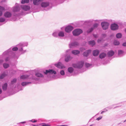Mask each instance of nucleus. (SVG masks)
I'll return each mask as SVG.
<instances>
[{
    "mask_svg": "<svg viewBox=\"0 0 126 126\" xmlns=\"http://www.w3.org/2000/svg\"><path fill=\"white\" fill-rule=\"evenodd\" d=\"M28 45V43L27 42H21L17 45L18 47H15L12 48H10L4 52L2 55V56L3 58H6L5 59L6 62L9 61L11 58V55L13 58L17 59L18 58L19 55L17 53H13L12 51H16L18 50L21 54H23L27 52V50L25 49L24 47H27Z\"/></svg>",
    "mask_w": 126,
    "mask_h": 126,
    "instance_id": "f257e3e1",
    "label": "nucleus"
},
{
    "mask_svg": "<svg viewBox=\"0 0 126 126\" xmlns=\"http://www.w3.org/2000/svg\"><path fill=\"white\" fill-rule=\"evenodd\" d=\"M84 64L83 61L79 62L77 64L73 63L72 64V66L75 68H80L83 66Z\"/></svg>",
    "mask_w": 126,
    "mask_h": 126,
    "instance_id": "f03ea898",
    "label": "nucleus"
},
{
    "mask_svg": "<svg viewBox=\"0 0 126 126\" xmlns=\"http://www.w3.org/2000/svg\"><path fill=\"white\" fill-rule=\"evenodd\" d=\"M73 29V27L70 25L67 26L65 28L63 27L61 28L62 30H63L64 29L65 32L68 33L70 32Z\"/></svg>",
    "mask_w": 126,
    "mask_h": 126,
    "instance_id": "7ed1b4c3",
    "label": "nucleus"
},
{
    "mask_svg": "<svg viewBox=\"0 0 126 126\" xmlns=\"http://www.w3.org/2000/svg\"><path fill=\"white\" fill-rule=\"evenodd\" d=\"M44 73L45 75H55L56 74V72L54 69H49L48 70H46L44 72Z\"/></svg>",
    "mask_w": 126,
    "mask_h": 126,
    "instance_id": "20e7f679",
    "label": "nucleus"
},
{
    "mask_svg": "<svg viewBox=\"0 0 126 126\" xmlns=\"http://www.w3.org/2000/svg\"><path fill=\"white\" fill-rule=\"evenodd\" d=\"M82 31L80 29H77L74 30L72 32L73 35L74 36H77L82 32Z\"/></svg>",
    "mask_w": 126,
    "mask_h": 126,
    "instance_id": "39448f33",
    "label": "nucleus"
},
{
    "mask_svg": "<svg viewBox=\"0 0 126 126\" xmlns=\"http://www.w3.org/2000/svg\"><path fill=\"white\" fill-rule=\"evenodd\" d=\"M101 25L103 29L106 30L108 29L109 24L107 22H103L101 23Z\"/></svg>",
    "mask_w": 126,
    "mask_h": 126,
    "instance_id": "423d86ee",
    "label": "nucleus"
},
{
    "mask_svg": "<svg viewBox=\"0 0 126 126\" xmlns=\"http://www.w3.org/2000/svg\"><path fill=\"white\" fill-rule=\"evenodd\" d=\"M68 72L67 73V75L68 77L72 76V73L74 71V69L72 67H68L67 69Z\"/></svg>",
    "mask_w": 126,
    "mask_h": 126,
    "instance_id": "0eeeda50",
    "label": "nucleus"
},
{
    "mask_svg": "<svg viewBox=\"0 0 126 126\" xmlns=\"http://www.w3.org/2000/svg\"><path fill=\"white\" fill-rule=\"evenodd\" d=\"M55 65L58 68L60 69H63L66 68L65 66L60 62L55 64Z\"/></svg>",
    "mask_w": 126,
    "mask_h": 126,
    "instance_id": "6e6552de",
    "label": "nucleus"
},
{
    "mask_svg": "<svg viewBox=\"0 0 126 126\" xmlns=\"http://www.w3.org/2000/svg\"><path fill=\"white\" fill-rule=\"evenodd\" d=\"M44 0H30L32 1L33 4L35 5L38 6Z\"/></svg>",
    "mask_w": 126,
    "mask_h": 126,
    "instance_id": "1a4fd4ad",
    "label": "nucleus"
},
{
    "mask_svg": "<svg viewBox=\"0 0 126 126\" xmlns=\"http://www.w3.org/2000/svg\"><path fill=\"white\" fill-rule=\"evenodd\" d=\"M98 24L95 23L93 25V27H91L87 31V33H89L91 32L94 30V28H96L98 26Z\"/></svg>",
    "mask_w": 126,
    "mask_h": 126,
    "instance_id": "9d476101",
    "label": "nucleus"
},
{
    "mask_svg": "<svg viewBox=\"0 0 126 126\" xmlns=\"http://www.w3.org/2000/svg\"><path fill=\"white\" fill-rule=\"evenodd\" d=\"M118 25L115 23L112 24L111 25V29L113 30H115L118 29Z\"/></svg>",
    "mask_w": 126,
    "mask_h": 126,
    "instance_id": "9b49d317",
    "label": "nucleus"
},
{
    "mask_svg": "<svg viewBox=\"0 0 126 126\" xmlns=\"http://www.w3.org/2000/svg\"><path fill=\"white\" fill-rule=\"evenodd\" d=\"M20 5L18 4H16L13 9V11L14 12H17L19 10Z\"/></svg>",
    "mask_w": 126,
    "mask_h": 126,
    "instance_id": "f8f14e48",
    "label": "nucleus"
},
{
    "mask_svg": "<svg viewBox=\"0 0 126 126\" xmlns=\"http://www.w3.org/2000/svg\"><path fill=\"white\" fill-rule=\"evenodd\" d=\"M21 7L22 9L25 11L29 10L30 8L29 6L27 5H22L21 6Z\"/></svg>",
    "mask_w": 126,
    "mask_h": 126,
    "instance_id": "ddd939ff",
    "label": "nucleus"
},
{
    "mask_svg": "<svg viewBox=\"0 0 126 126\" xmlns=\"http://www.w3.org/2000/svg\"><path fill=\"white\" fill-rule=\"evenodd\" d=\"M29 76L27 75H24L21 76L20 78L23 80H25L29 79Z\"/></svg>",
    "mask_w": 126,
    "mask_h": 126,
    "instance_id": "4468645a",
    "label": "nucleus"
},
{
    "mask_svg": "<svg viewBox=\"0 0 126 126\" xmlns=\"http://www.w3.org/2000/svg\"><path fill=\"white\" fill-rule=\"evenodd\" d=\"M41 5L42 7H46L49 6V3L47 2H43L41 3Z\"/></svg>",
    "mask_w": 126,
    "mask_h": 126,
    "instance_id": "2eb2a0df",
    "label": "nucleus"
},
{
    "mask_svg": "<svg viewBox=\"0 0 126 126\" xmlns=\"http://www.w3.org/2000/svg\"><path fill=\"white\" fill-rule=\"evenodd\" d=\"M12 15L11 13L9 12H6L4 14V16L6 18H9Z\"/></svg>",
    "mask_w": 126,
    "mask_h": 126,
    "instance_id": "dca6fc26",
    "label": "nucleus"
},
{
    "mask_svg": "<svg viewBox=\"0 0 126 126\" xmlns=\"http://www.w3.org/2000/svg\"><path fill=\"white\" fill-rule=\"evenodd\" d=\"M78 43L77 42H75L73 43H70L69 44V46L70 48L72 47H76L78 46Z\"/></svg>",
    "mask_w": 126,
    "mask_h": 126,
    "instance_id": "f3484780",
    "label": "nucleus"
},
{
    "mask_svg": "<svg viewBox=\"0 0 126 126\" xmlns=\"http://www.w3.org/2000/svg\"><path fill=\"white\" fill-rule=\"evenodd\" d=\"M91 52V50L86 51L83 53V55L84 56L87 57Z\"/></svg>",
    "mask_w": 126,
    "mask_h": 126,
    "instance_id": "a211bd4d",
    "label": "nucleus"
},
{
    "mask_svg": "<svg viewBox=\"0 0 126 126\" xmlns=\"http://www.w3.org/2000/svg\"><path fill=\"white\" fill-rule=\"evenodd\" d=\"M35 75L36 77L40 78H44V76L43 74L39 72L36 73H35Z\"/></svg>",
    "mask_w": 126,
    "mask_h": 126,
    "instance_id": "6ab92c4d",
    "label": "nucleus"
},
{
    "mask_svg": "<svg viewBox=\"0 0 126 126\" xmlns=\"http://www.w3.org/2000/svg\"><path fill=\"white\" fill-rule=\"evenodd\" d=\"M72 59L69 55H66L65 56V60L66 62H68Z\"/></svg>",
    "mask_w": 126,
    "mask_h": 126,
    "instance_id": "aec40b11",
    "label": "nucleus"
},
{
    "mask_svg": "<svg viewBox=\"0 0 126 126\" xmlns=\"http://www.w3.org/2000/svg\"><path fill=\"white\" fill-rule=\"evenodd\" d=\"M64 36V33L63 32L61 31H58V36L63 37Z\"/></svg>",
    "mask_w": 126,
    "mask_h": 126,
    "instance_id": "412c9836",
    "label": "nucleus"
},
{
    "mask_svg": "<svg viewBox=\"0 0 126 126\" xmlns=\"http://www.w3.org/2000/svg\"><path fill=\"white\" fill-rule=\"evenodd\" d=\"M31 83L30 82H23L21 83V85L22 86H25Z\"/></svg>",
    "mask_w": 126,
    "mask_h": 126,
    "instance_id": "4be33fe9",
    "label": "nucleus"
},
{
    "mask_svg": "<svg viewBox=\"0 0 126 126\" xmlns=\"http://www.w3.org/2000/svg\"><path fill=\"white\" fill-rule=\"evenodd\" d=\"M7 72H4L1 74L0 76V78L1 79H3L7 75Z\"/></svg>",
    "mask_w": 126,
    "mask_h": 126,
    "instance_id": "5701e85b",
    "label": "nucleus"
},
{
    "mask_svg": "<svg viewBox=\"0 0 126 126\" xmlns=\"http://www.w3.org/2000/svg\"><path fill=\"white\" fill-rule=\"evenodd\" d=\"M114 54V52L112 50H110L109 51L108 53V55L109 57H111Z\"/></svg>",
    "mask_w": 126,
    "mask_h": 126,
    "instance_id": "b1692460",
    "label": "nucleus"
},
{
    "mask_svg": "<svg viewBox=\"0 0 126 126\" xmlns=\"http://www.w3.org/2000/svg\"><path fill=\"white\" fill-rule=\"evenodd\" d=\"M99 53V51L98 50H94L93 51V55L94 56H96L98 55Z\"/></svg>",
    "mask_w": 126,
    "mask_h": 126,
    "instance_id": "393cba45",
    "label": "nucleus"
},
{
    "mask_svg": "<svg viewBox=\"0 0 126 126\" xmlns=\"http://www.w3.org/2000/svg\"><path fill=\"white\" fill-rule=\"evenodd\" d=\"M7 87V83L4 84L2 86V89L4 91H6Z\"/></svg>",
    "mask_w": 126,
    "mask_h": 126,
    "instance_id": "a878e982",
    "label": "nucleus"
},
{
    "mask_svg": "<svg viewBox=\"0 0 126 126\" xmlns=\"http://www.w3.org/2000/svg\"><path fill=\"white\" fill-rule=\"evenodd\" d=\"M5 9L4 7L0 6V16L2 15V11L5 10Z\"/></svg>",
    "mask_w": 126,
    "mask_h": 126,
    "instance_id": "bb28decb",
    "label": "nucleus"
},
{
    "mask_svg": "<svg viewBox=\"0 0 126 126\" xmlns=\"http://www.w3.org/2000/svg\"><path fill=\"white\" fill-rule=\"evenodd\" d=\"M72 53L74 55H76L79 54L80 51L77 50H73L72 51Z\"/></svg>",
    "mask_w": 126,
    "mask_h": 126,
    "instance_id": "cd10ccee",
    "label": "nucleus"
},
{
    "mask_svg": "<svg viewBox=\"0 0 126 126\" xmlns=\"http://www.w3.org/2000/svg\"><path fill=\"white\" fill-rule=\"evenodd\" d=\"M52 35L54 37H57L58 36V31H54L52 34Z\"/></svg>",
    "mask_w": 126,
    "mask_h": 126,
    "instance_id": "c85d7f7f",
    "label": "nucleus"
},
{
    "mask_svg": "<svg viewBox=\"0 0 126 126\" xmlns=\"http://www.w3.org/2000/svg\"><path fill=\"white\" fill-rule=\"evenodd\" d=\"M17 81V79L16 78L13 79L11 81V82L10 84L11 86H12Z\"/></svg>",
    "mask_w": 126,
    "mask_h": 126,
    "instance_id": "c756f323",
    "label": "nucleus"
},
{
    "mask_svg": "<svg viewBox=\"0 0 126 126\" xmlns=\"http://www.w3.org/2000/svg\"><path fill=\"white\" fill-rule=\"evenodd\" d=\"M106 54L103 53L100 54L99 55V57L101 59H102L104 58L106 56Z\"/></svg>",
    "mask_w": 126,
    "mask_h": 126,
    "instance_id": "7c9ffc66",
    "label": "nucleus"
},
{
    "mask_svg": "<svg viewBox=\"0 0 126 126\" xmlns=\"http://www.w3.org/2000/svg\"><path fill=\"white\" fill-rule=\"evenodd\" d=\"M88 43L89 45H90L92 46H93L95 44V42L94 40H92L89 41L88 42Z\"/></svg>",
    "mask_w": 126,
    "mask_h": 126,
    "instance_id": "2f4dec72",
    "label": "nucleus"
},
{
    "mask_svg": "<svg viewBox=\"0 0 126 126\" xmlns=\"http://www.w3.org/2000/svg\"><path fill=\"white\" fill-rule=\"evenodd\" d=\"M124 51L121 50H119L118 51V55L119 56H121L123 55Z\"/></svg>",
    "mask_w": 126,
    "mask_h": 126,
    "instance_id": "473e14b6",
    "label": "nucleus"
},
{
    "mask_svg": "<svg viewBox=\"0 0 126 126\" xmlns=\"http://www.w3.org/2000/svg\"><path fill=\"white\" fill-rule=\"evenodd\" d=\"M122 35L121 33H118L116 35V37L117 38H120L121 37Z\"/></svg>",
    "mask_w": 126,
    "mask_h": 126,
    "instance_id": "72a5a7b5",
    "label": "nucleus"
},
{
    "mask_svg": "<svg viewBox=\"0 0 126 126\" xmlns=\"http://www.w3.org/2000/svg\"><path fill=\"white\" fill-rule=\"evenodd\" d=\"M29 0H22L21 3L22 4H24L25 3H28L29 2Z\"/></svg>",
    "mask_w": 126,
    "mask_h": 126,
    "instance_id": "f704fd0d",
    "label": "nucleus"
},
{
    "mask_svg": "<svg viewBox=\"0 0 126 126\" xmlns=\"http://www.w3.org/2000/svg\"><path fill=\"white\" fill-rule=\"evenodd\" d=\"M113 43L114 45H119L120 43L119 41L115 40L114 41Z\"/></svg>",
    "mask_w": 126,
    "mask_h": 126,
    "instance_id": "c9c22d12",
    "label": "nucleus"
},
{
    "mask_svg": "<svg viewBox=\"0 0 126 126\" xmlns=\"http://www.w3.org/2000/svg\"><path fill=\"white\" fill-rule=\"evenodd\" d=\"M37 121V120L35 119H32L31 120H29L27 121L28 122H32V123H34L36 122Z\"/></svg>",
    "mask_w": 126,
    "mask_h": 126,
    "instance_id": "e433bc0d",
    "label": "nucleus"
},
{
    "mask_svg": "<svg viewBox=\"0 0 126 126\" xmlns=\"http://www.w3.org/2000/svg\"><path fill=\"white\" fill-rule=\"evenodd\" d=\"M5 19L4 17H1L0 18V22H2L5 21Z\"/></svg>",
    "mask_w": 126,
    "mask_h": 126,
    "instance_id": "4c0bfd02",
    "label": "nucleus"
},
{
    "mask_svg": "<svg viewBox=\"0 0 126 126\" xmlns=\"http://www.w3.org/2000/svg\"><path fill=\"white\" fill-rule=\"evenodd\" d=\"M40 125L41 126H50V125L48 124H46L45 123H42L40 124Z\"/></svg>",
    "mask_w": 126,
    "mask_h": 126,
    "instance_id": "58836bf2",
    "label": "nucleus"
},
{
    "mask_svg": "<svg viewBox=\"0 0 126 126\" xmlns=\"http://www.w3.org/2000/svg\"><path fill=\"white\" fill-rule=\"evenodd\" d=\"M60 74L62 76H64L65 74V72L63 70H62L60 71Z\"/></svg>",
    "mask_w": 126,
    "mask_h": 126,
    "instance_id": "ea45409f",
    "label": "nucleus"
},
{
    "mask_svg": "<svg viewBox=\"0 0 126 126\" xmlns=\"http://www.w3.org/2000/svg\"><path fill=\"white\" fill-rule=\"evenodd\" d=\"M3 66L4 68H7L9 66V65L6 63H4L3 64Z\"/></svg>",
    "mask_w": 126,
    "mask_h": 126,
    "instance_id": "a19ab883",
    "label": "nucleus"
},
{
    "mask_svg": "<svg viewBox=\"0 0 126 126\" xmlns=\"http://www.w3.org/2000/svg\"><path fill=\"white\" fill-rule=\"evenodd\" d=\"M94 21V22H99V21L98 20H93L92 19L88 21V22H92Z\"/></svg>",
    "mask_w": 126,
    "mask_h": 126,
    "instance_id": "79ce46f5",
    "label": "nucleus"
},
{
    "mask_svg": "<svg viewBox=\"0 0 126 126\" xmlns=\"http://www.w3.org/2000/svg\"><path fill=\"white\" fill-rule=\"evenodd\" d=\"M85 65V66L87 67H90L91 65V64L87 63H86Z\"/></svg>",
    "mask_w": 126,
    "mask_h": 126,
    "instance_id": "37998d69",
    "label": "nucleus"
},
{
    "mask_svg": "<svg viewBox=\"0 0 126 126\" xmlns=\"http://www.w3.org/2000/svg\"><path fill=\"white\" fill-rule=\"evenodd\" d=\"M102 116H100V117L97 118L96 119V120L97 121H99L102 119Z\"/></svg>",
    "mask_w": 126,
    "mask_h": 126,
    "instance_id": "c03bdc74",
    "label": "nucleus"
},
{
    "mask_svg": "<svg viewBox=\"0 0 126 126\" xmlns=\"http://www.w3.org/2000/svg\"><path fill=\"white\" fill-rule=\"evenodd\" d=\"M122 45L123 46L126 47V42L124 43Z\"/></svg>",
    "mask_w": 126,
    "mask_h": 126,
    "instance_id": "a18cd8bd",
    "label": "nucleus"
},
{
    "mask_svg": "<svg viewBox=\"0 0 126 126\" xmlns=\"http://www.w3.org/2000/svg\"><path fill=\"white\" fill-rule=\"evenodd\" d=\"M93 35L94 37L95 38H96L98 37L97 34H94Z\"/></svg>",
    "mask_w": 126,
    "mask_h": 126,
    "instance_id": "49530a36",
    "label": "nucleus"
},
{
    "mask_svg": "<svg viewBox=\"0 0 126 126\" xmlns=\"http://www.w3.org/2000/svg\"><path fill=\"white\" fill-rule=\"evenodd\" d=\"M106 36V35L105 34H103L102 35V37H104Z\"/></svg>",
    "mask_w": 126,
    "mask_h": 126,
    "instance_id": "de8ad7c7",
    "label": "nucleus"
},
{
    "mask_svg": "<svg viewBox=\"0 0 126 126\" xmlns=\"http://www.w3.org/2000/svg\"><path fill=\"white\" fill-rule=\"evenodd\" d=\"M27 122L25 121L23 122H21L20 123H19V124H25Z\"/></svg>",
    "mask_w": 126,
    "mask_h": 126,
    "instance_id": "09e8293b",
    "label": "nucleus"
},
{
    "mask_svg": "<svg viewBox=\"0 0 126 126\" xmlns=\"http://www.w3.org/2000/svg\"><path fill=\"white\" fill-rule=\"evenodd\" d=\"M3 62V60H0V64H1Z\"/></svg>",
    "mask_w": 126,
    "mask_h": 126,
    "instance_id": "8fccbe9b",
    "label": "nucleus"
},
{
    "mask_svg": "<svg viewBox=\"0 0 126 126\" xmlns=\"http://www.w3.org/2000/svg\"><path fill=\"white\" fill-rule=\"evenodd\" d=\"M101 41V40L100 39H99L97 40V42L98 43H100Z\"/></svg>",
    "mask_w": 126,
    "mask_h": 126,
    "instance_id": "3c124183",
    "label": "nucleus"
},
{
    "mask_svg": "<svg viewBox=\"0 0 126 126\" xmlns=\"http://www.w3.org/2000/svg\"><path fill=\"white\" fill-rule=\"evenodd\" d=\"M104 111H105V112L106 111H108V110L106 108L104 109Z\"/></svg>",
    "mask_w": 126,
    "mask_h": 126,
    "instance_id": "603ef678",
    "label": "nucleus"
},
{
    "mask_svg": "<svg viewBox=\"0 0 126 126\" xmlns=\"http://www.w3.org/2000/svg\"><path fill=\"white\" fill-rule=\"evenodd\" d=\"M2 92V91L1 88H0V94H1Z\"/></svg>",
    "mask_w": 126,
    "mask_h": 126,
    "instance_id": "864d4df0",
    "label": "nucleus"
},
{
    "mask_svg": "<svg viewBox=\"0 0 126 126\" xmlns=\"http://www.w3.org/2000/svg\"><path fill=\"white\" fill-rule=\"evenodd\" d=\"M104 112H105V111H102L101 113V114H102Z\"/></svg>",
    "mask_w": 126,
    "mask_h": 126,
    "instance_id": "5fc2aeb1",
    "label": "nucleus"
},
{
    "mask_svg": "<svg viewBox=\"0 0 126 126\" xmlns=\"http://www.w3.org/2000/svg\"><path fill=\"white\" fill-rule=\"evenodd\" d=\"M69 50H67L66 51V53H67V52H68V51H69Z\"/></svg>",
    "mask_w": 126,
    "mask_h": 126,
    "instance_id": "6e6d98bb",
    "label": "nucleus"
},
{
    "mask_svg": "<svg viewBox=\"0 0 126 126\" xmlns=\"http://www.w3.org/2000/svg\"><path fill=\"white\" fill-rule=\"evenodd\" d=\"M60 126H66V125H62Z\"/></svg>",
    "mask_w": 126,
    "mask_h": 126,
    "instance_id": "4d7b16f0",
    "label": "nucleus"
},
{
    "mask_svg": "<svg viewBox=\"0 0 126 126\" xmlns=\"http://www.w3.org/2000/svg\"><path fill=\"white\" fill-rule=\"evenodd\" d=\"M94 117H93L90 120H91L92 119H93L94 118Z\"/></svg>",
    "mask_w": 126,
    "mask_h": 126,
    "instance_id": "13d9d810",
    "label": "nucleus"
},
{
    "mask_svg": "<svg viewBox=\"0 0 126 126\" xmlns=\"http://www.w3.org/2000/svg\"><path fill=\"white\" fill-rule=\"evenodd\" d=\"M125 32H126V28L125 29Z\"/></svg>",
    "mask_w": 126,
    "mask_h": 126,
    "instance_id": "bf43d9fd",
    "label": "nucleus"
},
{
    "mask_svg": "<svg viewBox=\"0 0 126 126\" xmlns=\"http://www.w3.org/2000/svg\"><path fill=\"white\" fill-rule=\"evenodd\" d=\"M126 121V120H125L124 122H125Z\"/></svg>",
    "mask_w": 126,
    "mask_h": 126,
    "instance_id": "052dcab7",
    "label": "nucleus"
},
{
    "mask_svg": "<svg viewBox=\"0 0 126 126\" xmlns=\"http://www.w3.org/2000/svg\"><path fill=\"white\" fill-rule=\"evenodd\" d=\"M82 48L83 49V50H85V49H84V48Z\"/></svg>",
    "mask_w": 126,
    "mask_h": 126,
    "instance_id": "680f3d73",
    "label": "nucleus"
},
{
    "mask_svg": "<svg viewBox=\"0 0 126 126\" xmlns=\"http://www.w3.org/2000/svg\"><path fill=\"white\" fill-rule=\"evenodd\" d=\"M98 113H97V114L96 115H96H98Z\"/></svg>",
    "mask_w": 126,
    "mask_h": 126,
    "instance_id": "e2e57ef3",
    "label": "nucleus"
},
{
    "mask_svg": "<svg viewBox=\"0 0 126 126\" xmlns=\"http://www.w3.org/2000/svg\"><path fill=\"white\" fill-rule=\"evenodd\" d=\"M48 77H50V76H49Z\"/></svg>",
    "mask_w": 126,
    "mask_h": 126,
    "instance_id": "0e129e2a",
    "label": "nucleus"
},
{
    "mask_svg": "<svg viewBox=\"0 0 126 126\" xmlns=\"http://www.w3.org/2000/svg\"><path fill=\"white\" fill-rule=\"evenodd\" d=\"M33 126H35L34 125H33Z\"/></svg>",
    "mask_w": 126,
    "mask_h": 126,
    "instance_id": "69168bd1",
    "label": "nucleus"
},
{
    "mask_svg": "<svg viewBox=\"0 0 126 126\" xmlns=\"http://www.w3.org/2000/svg\"><path fill=\"white\" fill-rule=\"evenodd\" d=\"M15 88H16V86H15Z\"/></svg>",
    "mask_w": 126,
    "mask_h": 126,
    "instance_id": "338daca9",
    "label": "nucleus"
},
{
    "mask_svg": "<svg viewBox=\"0 0 126 126\" xmlns=\"http://www.w3.org/2000/svg\"><path fill=\"white\" fill-rule=\"evenodd\" d=\"M81 49H82V48H81Z\"/></svg>",
    "mask_w": 126,
    "mask_h": 126,
    "instance_id": "774afa93",
    "label": "nucleus"
}]
</instances>
